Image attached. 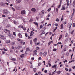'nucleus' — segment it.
I'll return each mask as SVG.
<instances>
[{"label":"nucleus","instance_id":"f8f14e48","mask_svg":"<svg viewBox=\"0 0 75 75\" xmlns=\"http://www.w3.org/2000/svg\"><path fill=\"white\" fill-rule=\"evenodd\" d=\"M33 33L34 34V33L33 31H31L30 34V36H33Z\"/></svg>","mask_w":75,"mask_h":75},{"label":"nucleus","instance_id":"aec40b11","mask_svg":"<svg viewBox=\"0 0 75 75\" xmlns=\"http://www.w3.org/2000/svg\"><path fill=\"white\" fill-rule=\"evenodd\" d=\"M33 19H30L29 21V22H30V23H32V22H33Z\"/></svg>","mask_w":75,"mask_h":75},{"label":"nucleus","instance_id":"f257e3e1","mask_svg":"<svg viewBox=\"0 0 75 75\" xmlns=\"http://www.w3.org/2000/svg\"><path fill=\"white\" fill-rule=\"evenodd\" d=\"M8 13V11L7 9H4L3 11V13L4 14H7Z\"/></svg>","mask_w":75,"mask_h":75},{"label":"nucleus","instance_id":"4468645a","mask_svg":"<svg viewBox=\"0 0 75 75\" xmlns=\"http://www.w3.org/2000/svg\"><path fill=\"white\" fill-rule=\"evenodd\" d=\"M65 9V7H64V6H62V8L61 9V10H64Z\"/></svg>","mask_w":75,"mask_h":75},{"label":"nucleus","instance_id":"bb28decb","mask_svg":"<svg viewBox=\"0 0 75 75\" xmlns=\"http://www.w3.org/2000/svg\"><path fill=\"white\" fill-rule=\"evenodd\" d=\"M6 30L7 32H8V33H9V34H10V31L8 30H7L6 29Z\"/></svg>","mask_w":75,"mask_h":75},{"label":"nucleus","instance_id":"ddd939ff","mask_svg":"<svg viewBox=\"0 0 75 75\" xmlns=\"http://www.w3.org/2000/svg\"><path fill=\"white\" fill-rule=\"evenodd\" d=\"M12 61H16V59L15 58H13V57H11L10 59Z\"/></svg>","mask_w":75,"mask_h":75},{"label":"nucleus","instance_id":"13d9d810","mask_svg":"<svg viewBox=\"0 0 75 75\" xmlns=\"http://www.w3.org/2000/svg\"><path fill=\"white\" fill-rule=\"evenodd\" d=\"M70 18L71 19V20H72V16H70Z\"/></svg>","mask_w":75,"mask_h":75},{"label":"nucleus","instance_id":"c756f323","mask_svg":"<svg viewBox=\"0 0 75 75\" xmlns=\"http://www.w3.org/2000/svg\"><path fill=\"white\" fill-rule=\"evenodd\" d=\"M13 35L15 36H16V32H14L13 33Z\"/></svg>","mask_w":75,"mask_h":75},{"label":"nucleus","instance_id":"dca6fc26","mask_svg":"<svg viewBox=\"0 0 75 75\" xmlns=\"http://www.w3.org/2000/svg\"><path fill=\"white\" fill-rule=\"evenodd\" d=\"M73 6L75 7V1H74L73 3Z\"/></svg>","mask_w":75,"mask_h":75},{"label":"nucleus","instance_id":"a19ab883","mask_svg":"<svg viewBox=\"0 0 75 75\" xmlns=\"http://www.w3.org/2000/svg\"><path fill=\"white\" fill-rule=\"evenodd\" d=\"M42 27H43V26L42 25H41L40 27V29H41Z\"/></svg>","mask_w":75,"mask_h":75},{"label":"nucleus","instance_id":"6e6552de","mask_svg":"<svg viewBox=\"0 0 75 75\" xmlns=\"http://www.w3.org/2000/svg\"><path fill=\"white\" fill-rule=\"evenodd\" d=\"M0 38L1 39H4V36L3 35H0Z\"/></svg>","mask_w":75,"mask_h":75},{"label":"nucleus","instance_id":"473e14b6","mask_svg":"<svg viewBox=\"0 0 75 75\" xmlns=\"http://www.w3.org/2000/svg\"><path fill=\"white\" fill-rule=\"evenodd\" d=\"M20 42L21 43V44H23V40H21L20 41Z\"/></svg>","mask_w":75,"mask_h":75},{"label":"nucleus","instance_id":"49530a36","mask_svg":"<svg viewBox=\"0 0 75 75\" xmlns=\"http://www.w3.org/2000/svg\"><path fill=\"white\" fill-rule=\"evenodd\" d=\"M74 33V30H73L71 32V34L72 35L73 34V33Z\"/></svg>","mask_w":75,"mask_h":75},{"label":"nucleus","instance_id":"7ed1b4c3","mask_svg":"<svg viewBox=\"0 0 75 75\" xmlns=\"http://www.w3.org/2000/svg\"><path fill=\"white\" fill-rule=\"evenodd\" d=\"M21 33H20L18 34V37L20 38H21L22 37H23V36H22V35L21 34Z\"/></svg>","mask_w":75,"mask_h":75},{"label":"nucleus","instance_id":"0e129e2a","mask_svg":"<svg viewBox=\"0 0 75 75\" xmlns=\"http://www.w3.org/2000/svg\"><path fill=\"white\" fill-rule=\"evenodd\" d=\"M11 8H12L13 10L14 11H15V9H14V8L13 7Z\"/></svg>","mask_w":75,"mask_h":75},{"label":"nucleus","instance_id":"37998d69","mask_svg":"<svg viewBox=\"0 0 75 75\" xmlns=\"http://www.w3.org/2000/svg\"><path fill=\"white\" fill-rule=\"evenodd\" d=\"M2 16L3 17H6V15H2Z\"/></svg>","mask_w":75,"mask_h":75},{"label":"nucleus","instance_id":"e433bc0d","mask_svg":"<svg viewBox=\"0 0 75 75\" xmlns=\"http://www.w3.org/2000/svg\"><path fill=\"white\" fill-rule=\"evenodd\" d=\"M65 70H66V71H69V69H68V68H65Z\"/></svg>","mask_w":75,"mask_h":75},{"label":"nucleus","instance_id":"a18cd8bd","mask_svg":"<svg viewBox=\"0 0 75 75\" xmlns=\"http://www.w3.org/2000/svg\"><path fill=\"white\" fill-rule=\"evenodd\" d=\"M42 13L43 14H44V11H42Z\"/></svg>","mask_w":75,"mask_h":75},{"label":"nucleus","instance_id":"ea45409f","mask_svg":"<svg viewBox=\"0 0 75 75\" xmlns=\"http://www.w3.org/2000/svg\"><path fill=\"white\" fill-rule=\"evenodd\" d=\"M68 37V33H66L65 35V37Z\"/></svg>","mask_w":75,"mask_h":75},{"label":"nucleus","instance_id":"c9c22d12","mask_svg":"<svg viewBox=\"0 0 75 75\" xmlns=\"http://www.w3.org/2000/svg\"><path fill=\"white\" fill-rule=\"evenodd\" d=\"M67 6H69V2H67Z\"/></svg>","mask_w":75,"mask_h":75},{"label":"nucleus","instance_id":"9b49d317","mask_svg":"<svg viewBox=\"0 0 75 75\" xmlns=\"http://www.w3.org/2000/svg\"><path fill=\"white\" fill-rule=\"evenodd\" d=\"M16 3H20L21 1V0H16Z\"/></svg>","mask_w":75,"mask_h":75},{"label":"nucleus","instance_id":"69168bd1","mask_svg":"<svg viewBox=\"0 0 75 75\" xmlns=\"http://www.w3.org/2000/svg\"><path fill=\"white\" fill-rule=\"evenodd\" d=\"M4 31L5 32V33H6L7 32V30H4Z\"/></svg>","mask_w":75,"mask_h":75},{"label":"nucleus","instance_id":"a211bd4d","mask_svg":"<svg viewBox=\"0 0 75 75\" xmlns=\"http://www.w3.org/2000/svg\"><path fill=\"white\" fill-rule=\"evenodd\" d=\"M61 71H56V73H57V74H60V73H61Z\"/></svg>","mask_w":75,"mask_h":75},{"label":"nucleus","instance_id":"de8ad7c7","mask_svg":"<svg viewBox=\"0 0 75 75\" xmlns=\"http://www.w3.org/2000/svg\"><path fill=\"white\" fill-rule=\"evenodd\" d=\"M30 44H33V41H32V40L30 41Z\"/></svg>","mask_w":75,"mask_h":75},{"label":"nucleus","instance_id":"338daca9","mask_svg":"<svg viewBox=\"0 0 75 75\" xmlns=\"http://www.w3.org/2000/svg\"><path fill=\"white\" fill-rule=\"evenodd\" d=\"M73 27H75V23H74L73 24Z\"/></svg>","mask_w":75,"mask_h":75},{"label":"nucleus","instance_id":"6e6d98bb","mask_svg":"<svg viewBox=\"0 0 75 75\" xmlns=\"http://www.w3.org/2000/svg\"><path fill=\"white\" fill-rule=\"evenodd\" d=\"M29 31H30V28H28V30H27V32H28Z\"/></svg>","mask_w":75,"mask_h":75},{"label":"nucleus","instance_id":"39448f33","mask_svg":"<svg viewBox=\"0 0 75 75\" xmlns=\"http://www.w3.org/2000/svg\"><path fill=\"white\" fill-rule=\"evenodd\" d=\"M0 5L1 6L4 7L5 6V4L3 2H1L0 3Z\"/></svg>","mask_w":75,"mask_h":75},{"label":"nucleus","instance_id":"3c124183","mask_svg":"<svg viewBox=\"0 0 75 75\" xmlns=\"http://www.w3.org/2000/svg\"><path fill=\"white\" fill-rule=\"evenodd\" d=\"M58 25V24H57V23L55 24V25L56 27H57Z\"/></svg>","mask_w":75,"mask_h":75},{"label":"nucleus","instance_id":"2eb2a0df","mask_svg":"<svg viewBox=\"0 0 75 75\" xmlns=\"http://www.w3.org/2000/svg\"><path fill=\"white\" fill-rule=\"evenodd\" d=\"M57 67V65L55 64V65L52 66V68H54L55 67Z\"/></svg>","mask_w":75,"mask_h":75},{"label":"nucleus","instance_id":"20e7f679","mask_svg":"<svg viewBox=\"0 0 75 75\" xmlns=\"http://www.w3.org/2000/svg\"><path fill=\"white\" fill-rule=\"evenodd\" d=\"M21 14H25V10L21 11Z\"/></svg>","mask_w":75,"mask_h":75},{"label":"nucleus","instance_id":"a878e982","mask_svg":"<svg viewBox=\"0 0 75 75\" xmlns=\"http://www.w3.org/2000/svg\"><path fill=\"white\" fill-rule=\"evenodd\" d=\"M42 54H43V53H42V52H40V55H41V56H42Z\"/></svg>","mask_w":75,"mask_h":75},{"label":"nucleus","instance_id":"4be33fe9","mask_svg":"<svg viewBox=\"0 0 75 75\" xmlns=\"http://www.w3.org/2000/svg\"><path fill=\"white\" fill-rule=\"evenodd\" d=\"M21 57L22 58H23V57H24V54H22L21 55Z\"/></svg>","mask_w":75,"mask_h":75},{"label":"nucleus","instance_id":"e2e57ef3","mask_svg":"<svg viewBox=\"0 0 75 75\" xmlns=\"http://www.w3.org/2000/svg\"><path fill=\"white\" fill-rule=\"evenodd\" d=\"M41 57H40L39 58H38V59L39 60H41Z\"/></svg>","mask_w":75,"mask_h":75},{"label":"nucleus","instance_id":"4c0bfd02","mask_svg":"<svg viewBox=\"0 0 75 75\" xmlns=\"http://www.w3.org/2000/svg\"><path fill=\"white\" fill-rule=\"evenodd\" d=\"M7 26L8 27H11V25L8 24Z\"/></svg>","mask_w":75,"mask_h":75},{"label":"nucleus","instance_id":"864d4df0","mask_svg":"<svg viewBox=\"0 0 75 75\" xmlns=\"http://www.w3.org/2000/svg\"><path fill=\"white\" fill-rule=\"evenodd\" d=\"M47 64L49 65V67H51V64L50 63H48Z\"/></svg>","mask_w":75,"mask_h":75},{"label":"nucleus","instance_id":"b1692460","mask_svg":"<svg viewBox=\"0 0 75 75\" xmlns=\"http://www.w3.org/2000/svg\"><path fill=\"white\" fill-rule=\"evenodd\" d=\"M61 4H60L59 5V6H58L57 7L58 8H59L61 7Z\"/></svg>","mask_w":75,"mask_h":75},{"label":"nucleus","instance_id":"423d86ee","mask_svg":"<svg viewBox=\"0 0 75 75\" xmlns=\"http://www.w3.org/2000/svg\"><path fill=\"white\" fill-rule=\"evenodd\" d=\"M27 51H30V48H26L25 54H27V53H26L27 52Z\"/></svg>","mask_w":75,"mask_h":75},{"label":"nucleus","instance_id":"9d476101","mask_svg":"<svg viewBox=\"0 0 75 75\" xmlns=\"http://www.w3.org/2000/svg\"><path fill=\"white\" fill-rule=\"evenodd\" d=\"M47 54V53L46 52H45L43 54L44 57H46V55Z\"/></svg>","mask_w":75,"mask_h":75},{"label":"nucleus","instance_id":"5701e85b","mask_svg":"<svg viewBox=\"0 0 75 75\" xmlns=\"http://www.w3.org/2000/svg\"><path fill=\"white\" fill-rule=\"evenodd\" d=\"M61 27L62 29H63V24L62 23L61 25Z\"/></svg>","mask_w":75,"mask_h":75},{"label":"nucleus","instance_id":"393cba45","mask_svg":"<svg viewBox=\"0 0 75 75\" xmlns=\"http://www.w3.org/2000/svg\"><path fill=\"white\" fill-rule=\"evenodd\" d=\"M37 55V53L35 52H34V53L33 54V56H34V55Z\"/></svg>","mask_w":75,"mask_h":75},{"label":"nucleus","instance_id":"c03bdc74","mask_svg":"<svg viewBox=\"0 0 75 75\" xmlns=\"http://www.w3.org/2000/svg\"><path fill=\"white\" fill-rule=\"evenodd\" d=\"M25 35L26 37H28V35L27 33L25 34Z\"/></svg>","mask_w":75,"mask_h":75},{"label":"nucleus","instance_id":"bf43d9fd","mask_svg":"<svg viewBox=\"0 0 75 75\" xmlns=\"http://www.w3.org/2000/svg\"><path fill=\"white\" fill-rule=\"evenodd\" d=\"M3 49L5 51H7V50L6 49H5V48H4Z\"/></svg>","mask_w":75,"mask_h":75},{"label":"nucleus","instance_id":"8fccbe9b","mask_svg":"<svg viewBox=\"0 0 75 75\" xmlns=\"http://www.w3.org/2000/svg\"><path fill=\"white\" fill-rule=\"evenodd\" d=\"M11 44H12V45H14V44H15V43L14 42H13L11 43Z\"/></svg>","mask_w":75,"mask_h":75},{"label":"nucleus","instance_id":"6ab92c4d","mask_svg":"<svg viewBox=\"0 0 75 75\" xmlns=\"http://www.w3.org/2000/svg\"><path fill=\"white\" fill-rule=\"evenodd\" d=\"M34 23L36 25H37V26H38V23L37 22H34Z\"/></svg>","mask_w":75,"mask_h":75},{"label":"nucleus","instance_id":"052dcab7","mask_svg":"<svg viewBox=\"0 0 75 75\" xmlns=\"http://www.w3.org/2000/svg\"><path fill=\"white\" fill-rule=\"evenodd\" d=\"M56 10L57 12L58 13V9L57 8Z\"/></svg>","mask_w":75,"mask_h":75},{"label":"nucleus","instance_id":"680f3d73","mask_svg":"<svg viewBox=\"0 0 75 75\" xmlns=\"http://www.w3.org/2000/svg\"><path fill=\"white\" fill-rule=\"evenodd\" d=\"M73 13H75V9H73Z\"/></svg>","mask_w":75,"mask_h":75},{"label":"nucleus","instance_id":"c85d7f7f","mask_svg":"<svg viewBox=\"0 0 75 75\" xmlns=\"http://www.w3.org/2000/svg\"><path fill=\"white\" fill-rule=\"evenodd\" d=\"M10 40H7L6 43H10Z\"/></svg>","mask_w":75,"mask_h":75},{"label":"nucleus","instance_id":"2f4dec72","mask_svg":"<svg viewBox=\"0 0 75 75\" xmlns=\"http://www.w3.org/2000/svg\"><path fill=\"white\" fill-rule=\"evenodd\" d=\"M66 55H67V56H68V55H69V52H67L66 53Z\"/></svg>","mask_w":75,"mask_h":75},{"label":"nucleus","instance_id":"603ef678","mask_svg":"<svg viewBox=\"0 0 75 75\" xmlns=\"http://www.w3.org/2000/svg\"><path fill=\"white\" fill-rule=\"evenodd\" d=\"M53 51H57V49H54Z\"/></svg>","mask_w":75,"mask_h":75},{"label":"nucleus","instance_id":"f03ea898","mask_svg":"<svg viewBox=\"0 0 75 75\" xmlns=\"http://www.w3.org/2000/svg\"><path fill=\"white\" fill-rule=\"evenodd\" d=\"M17 10H21L23 9V7L21 6H18L16 8Z\"/></svg>","mask_w":75,"mask_h":75},{"label":"nucleus","instance_id":"1a4fd4ad","mask_svg":"<svg viewBox=\"0 0 75 75\" xmlns=\"http://www.w3.org/2000/svg\"><path fill=\"white\" fill-rule=\"evenodd\" d=\"M31 11H33L34 12H35V11H36V9H35V8H33L31 9Z\"/></svg>","mask_w":75,"mask_h":75},{"label":"nucleus","instance_id":"58836bf2","mask_svg":"<svg viewBox=\"0 0 75 75\" xmlns=\"http://www.w3.org/2000/svg\"><path fill=\"white\" fill-rule=\"evenodd\" d=\"M16 21H14L13 22V23L14 24H16Z\"/></svg>","mask_w":75,"mask_h":75},{"label":"nucleus","instance_id":"412c9836","mask_svg":"<svg viewBox=\"0 0 75 75\" xmlns=\"http://www.w3.org/2000/svg\"><path fill=\"white\" fill-rule=\"evenodd\" d=\"M39 15L41 17H42V13H39Z\"/></svg>","mask_w":75,"mask_h":75},{"label":"nucleus","instance_id":"0eeeda50","mask_svg":"<svg viewBox=\"0 0 75 75\" xmlns=\"http://www.w3.org/2000/svg\"><path fill=\"white\" fill-rule=\"evenodd\" d=\"M71 25H72V23H69L68 24V26L69 27V29H71Z\"/></svg>","mask_w":75,"mask_h":75},{"label":"nucleus","instance_id":"cd10ccee","mask_svg":"<svg viewBox=\"0 0 75 75\" xmlns=\"http://www.w3.org/2000/svg\"><path fill=\"white\" fill-rule=\"evenodd\" d=\"M45 33V32H44V31L42 33H41V35H42V34H44Z\"/></svg>","mask_w":75,"mask_h":75},{"label":"nucleus","instance_id":"09e8293b","mask_svg":"<svg viewBox=\"0 0 75 75\" xmlns=\"http://www.w3.org/2000/svg\"><path fill=\"white\" fill-rule=\"evenodd\" d=\"M41 64V63H39L38 64V66H40Z\"/></svg>","mask_w":75,"mask_h":75},{"label":"nucleus","instance_id":"72a5a7b5","mask_svg":"<svg viewBox=\"0 0 75 75\" xmlns=\"http://www.w3.org/2000/svg\"><path fill=\"white\" fill-rule=\"evenodd\" d=\"M51 8H50L48 9L47 10V11H50V10H51Z\"/></svg>","mask_w":75,"mask_h":75},{"label":"nucleus","instance_id":"7c9ffc66","mask_svg":"<svg viewBox=\"0 0 75 75\" xmlns=\"http://www.w3.org/2000/svg\"><path fill=\"white\" fill-rule=\"evenodd\" d=\"M37 38H35L34 39L33 41H34V42H35V41H37Z\"/></svg>","mask_w":75,"mask_h":75},{"label":"nucleus","instance_id":"79ce46f5","mask_svg":"<svg viewBox=\"0 0 75 75\" xmlns=\"http://www.w3.org/2000/svg\"><path fill=\"white\" fill-rule=\"evenodd\" d=\"M23 30H26V28L24 27H23Z\"/></svg>","mask_w":75,"mask_h":75},{"label":"nucleus","instance_id":"5fc2aeb1","mask_svg":"<svg viewBox=\"0 0 75 75\" xmlns=\"http://www.w3.org/2000/svg\"><path fill=\"white\" fill-rule=\"evenodd\" d=\"M44 72L45 73H47V70H45Z\"/></svg>","mask_w":75,"mask_h":75},{"label":"nucleus","instance_id":"f3484780","mask_svg":"<svg viewBox=\"0 0 75 75\" xmlns=\"http://www.w3.org/2000/svg\"><path fill=\"white\" fill-rule=\"evenodd\" d=\"M46 29H47V27H45L42 29V30H43V31H45V30H46Z\"/></svg>","mask_w":75,"mask_h":75},{"label":"nucleus","instance_id":"f704fd0d","mask_svg":"<svg viewBox=\"0 0 75 75\" xmlns=\"http://www.w3.org/2000/svg\"><path fill=\"white\" fill-rule=\"evenodd\" d=\"M56 21H57V22H58L59 21V19L57 18L56 19Z\"/></svg>","mask_w":75,"mask_h":75},{"label":"nucleus","instance_id":"4d7b16f0","mask_svg":"<svg viewBox=\"0 0 75 75\" xmlns=\"http://www.w3.org/2000/svg\"><path fill=\"white\" fill-rule=\"evenodd\" d=\"M71 38H69V42H70V41H71Z\"/></svg>","mask_w":75,"mask_h":75},{"label":"nucleus","instance_id":"774afa93","mask_svg":"<svg viewBox=\"0 0 75 75\" xmlns=\"http://www.w3.org/2000/svg\"><path fill=\"white\" fill-rule=\"evenodd\" d=\"M17 40H18V41H20L21 40L19 38H18Z\"/></svg>","mask_w":75,"mask_h":75}]
</instances>
